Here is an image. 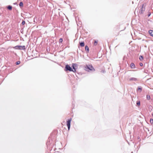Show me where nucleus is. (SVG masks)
<instances>
[{"mask_svg": "<svg viewBox=\"0 0 153 153\" xmlns=\"http://www.w3.org/2000/svg\"><path fill=\"white\" fill-rule=\"evenodd\" d=\"M85 70L86 71H95V69L92 65H86L85 68Z\"/></svg>", "mask_w": 153, "mask_h": 153, "instance_id": "1", "label": "nucleus"}, {"mask_svg": "<svg viewBox=\"0 0 153 153\" xmlns=\"http://www.w3.org/2000/svg\"><path fill=\"white\" fill-rule=\"evenodd\" d=\"M72 120V118H70L67 121V126L68 128V130H69L70 128L71 123Z\"/></svg>", "mask_w": 153, "mask_h": 153, "instance_id": "2", "label": "nucleus"}, {"mask_svg": "<svg viewBox=\"0 0 153 153\" xmlns=\"http://www.w3.org/2000/svg\"><path fill=\"white\" fill-rule=\"evenodd\" d=\"M65 71H73V69L68 65H67L65 67Z\"/></svg>", "mask_w": 153, "mask_h": 153, "instance_id": "3", "label": "nucleus"}, {"mask_svg": "<svg viewBox=\"0 0 153 153\" xmlns=\"http://www.w3.org/2000/svg\"><path fill=\"white\" fill-rule=\"evenodd\" d=\"M16 49H20V50H25V46L24 45L21 46V45H17L15 47Z\"/></svg>", "mask_w": 153, "mask_h": 153, "instance_id": "4", "label": "nucleus"}, {"mask_svg": "<svg viewBox=\"0 0 153 153\" xmlns=\"http://www.w3.org/2000/svg\"><path fill=\"white\" fill-rule=\"evenodd\" d=\"M145 8L143 7V5L139 9V14H141L143 13V12L144 11Z\"/></svg>", "mask_w": 153, "mask_h": 153, "instance_id": "5", "label": "nucleus"}, {"mask_svg": "<svg viewBox=\"0 0 153 153\" xmlns=\"http://www.w3.org/2000/svg\"><path fill=\"white\" fill-rule=\"evenodd\" d=\"M77 66L76 65L75 63H73L72 64V67L73 68V72H75L76 71V67Z\"/></svg>", "mask_w": 153, "mask_h": 153, "instance_id": "6", "label": "nucleus"}, {"mask_svg": "<svg viewBox=\"0 0 153 153\" xmlns=\"http://www.w3.org/2000/svg\"><path fill=\"white\" fill-rule=\"evenodd\" d=\"M129 80L130 81H136L137 80V78H136L132 77V78H130L129 79Z\"/></svg>", "mask_w": 153, "mask_h": 153, "instance_id": "7", "label": "nucleus"}, {"mask_svg": "<svg viewBox=\"0 0 153 153\" xmlns=\"http://www.w3.org/2000/svg\"><path fill=\"white\" fill-rule=\"evenodd\" d=\"M149 33L150 36L153 37V30H150L149 31Z\"/></svg>", "mask_w": 153, "mask_h": 153, "instance_id": "8", "label": "nucleus"}, {"mask_svg": "<svg viewBox=\"0 0 153 153\" xmlns=\"http://www.w3.org/2000/svg\"><path fill=\"white\" fill-rule=\"evenodd\" d=\"M142 90V88L141 86H138L137 88V90L139 91L140 92H141Z\"/></svg>", "mask_w": 153, "mask_h": 153, "instance_id": "9", "label": "nucleus"}, {"mask_svg": "<svg viewBox=\"0 0 153 153\" xmlns=\"http://www.w3.org/2000/svg\"><path fill=\"white\" fill-rule=\"evenodd\" d=\"M131 67L132 68H135V65L134 63H131L130 65Z\"/></svg>", "mask_w": 153, "mask_h": 153, "instance_id": "10", "label": "nucleus"}, {"mask_svg": "<svg viewBox=\"0 0 153 153\" xmlns=\"http://www.w3.org/2000/svg\"><path fill=\"white\" fill-rule=\"evenodd\" d=\"M85 50L87 51V52H88L89 51V49L87 45L85 46Z\"/></svg>", "mask_w": 153, "mask_h": 153, "instance_id": "11", "label": "nucleus"}, {"mask_svg": "<svg viewBox=\"0 0 153 153\" xmlns=\"http://www.w3.org/2000/svg\"><path fill=\"white\" fill-rule=\"evenodd\" d=\"M81 47H84L85 45V43L84 42H81L79 43Z\"/></svg>", "mask_w": 153, "mask_h": 153, "instance_id": "12", "label": "nucleus"}, {"mask_svg": "<svg viewBox=\"0 0 153 153\" xmlns=\"http://www.w3.org/2000/svg\"><path fill=\"white\" fill-rule=\"evenodd\" d=\"M7 8L10 10H11L12 9V6L10 5H8L7 6Z\"/></svg>", "mask_w": 153, "mask_h": 153, "instance_id": "13", "label": "nucleus"}, {"mask_svg": "<svg viewBox=\"0 0 153 153\" xmlns=\"http://www.w3.org/2000/svg\"><path fill=\"white\" fill-rule=\"evenodd\" d=\"M136 104L138 106H139L140 105V101H137Z\"/></svg>", "mask_w": 153, "mask_h": 153, "instance_id": "14", "label": "nucleus"}, {"mask_svg": "<svg viewBox=\"0 0 153 153\" xmlns=\"http://www.w3.org/2000/svg\"><path fill=\"white\" fill-rule=\"evenodd\" d=\"M143 59V56H140L139 57V59L140 61H142Z\"/></svg>", "mask_w": 153, "mask_h": 153, "instance_id": "15", "label": "nucleus"}, {"mask_svg": "<svg viewBox=\"0 0 153 153\" xmlns=\"http://www.w3.org/2000/svg\"><path fill=\"white\" fill-rule=\"evenodd\" d=\"M146 99L147 100H149L150 99V97L149 95H147L146 96Z\"/></svg>", "mask_w": 153, "mask_h": 153, "instance_id": "16", "label": "nucleus"}, {"mask_svg": "<svg viewBox=\"0 0 153 153\" xmlns=\"http://www.w3.org/2000/svg\"><path fill=\"white\" fill-rule=\"evenodd\" d=\"M19 5L20 7L22 6L23 5V2L22 1L20 2Z\"/></svg>", "mask_w": 153, "mask_h": 153, "instance_id": "17", "label": "nucleus"}, {"mask_svg": "<svg viewBox=\"0 0 153 153\" xmlns=\"http://www.w3.org/2000/svg\"><path fill=\"white\" fill-rule=\"evenodd\" d=\"M97 41H95L94 43V45L95 46L97 44Z\"/></svg>", "mask_w": 153, "mask_h": 153, "instance_id": "18", "label": "nucleus"}, {"mask_svg": "<svg viewBox=\"0 0 153 153\" xmlns=\"http://www.w3.org/2000/svg\"><path fill=\"white\" fill-rule=\"evenodd\" d=\"M20 63V61H18L16 62V65H18Z\"/></svg>", "mask_w": 153, "mask_h": 153, "instance_id": "19", "label": "nucleus"}, {"mask_svg": "<svg viewBox=\"0 0 153 153\" xmlns=\"http://www.w3.org/2000/svg\"><path fill=\"white\" fill-rule=\"evenodd\" d=\"M62 41H63V39H62V38H60L59 39V42L62 43Z\"/></svg>", "mask_w": 153, "mask_h": 153, "instance_id": "20", "label": "nucleus"}, {"mask_svg": "<svg viewBox=\"0 0 153 153\" xmlns=\"http://www.w3.org/2000/svg\"><path fill=\"white\" fill-rule=\"evenodd\" d=\"M150 122L151 123H153V119H150Z\"/></svg>", "mask_w": 153, "mask_h": 153, "instance_id": "21", "label": "nucleus"}, {"mask_svg": "<svg viewBox=\"0 0 153 153\" xmlns=\"http://www.w3.org/2000/svg\"><path fill=\"white\" fill-rule=\"evenodd\" d=\"M151 14V13L150 12H149L148 14V17H149Z\"/></svg>", "mask_w": 153, "mask_h": 153, "instance_id": "22", "label": "nucleus"}, {"mask_svg": "<svg viewBox=\"0 0 153 153\" xmlns=\"http://www.w3.org/2000/svg\"><path fill=\"white\" fill-rule=\"evenodd\" d=\"M22 25H24L25 24V22L24 21L22 22Z\"/></svg>", "mask_w": 153, "mask_h": 153, "instance_id": "23", "label": "nucleus"}, {"mask_svg": "<svg viewBox=\"0 0 153 153\" xmlns=\"http://www.w3.org/2000/svg\"><path fill=\"white\" fill-rule=\"evenodd\" d=\"M46 144H47V146H48V145H50L49 142H47V143H46Z\"/></svg>", "mask_w": 153, "mask_h": 153, "instance_id": "24", "label": "nucleus"}, {"mask_svg": "<svg viewBox=\"0 0 153 153\" xmlns=\"http://www.w3.org/2000/svg\"><path fill=\"white\" fill-rule=\"evenodd\" d=\"M140 66H143V64L142 63H140Z\"/></svg>", "mask_w": 153, "mask_h": 153, "instance_id": "25", "label": "nucleus"}, {"mask_svg": "<svg viewBox=\"0 0 153 153\" xmlns=\"http://www.w3.org/2000/svg\"><path fill=\"white\" fill-rule=\"evenodd\" d=\"M101 72H102L103 73H105V70H102L101 71Z\"/></svg>", "mask_w": 153, "mask_h": 153, "instance_id": "26", "label": "nucleus"}, {"mask_svg": "<svg viewBox=\"0 0 153 153\" xmlns=\"http://www.w3.org/2000/svg\"><path fill=\"white\" fill-rule=\"evenodd\" d=\"M36 17H35L34 19V22H35V19H36Z\"/></svg>", "mask_w": 153, "mask_h": 153, "instance_id": "27", "label": "nucleus"}, {"mask_svg": "<svg viewBox=\"0 0 153 153\" xmlns=\"http://www.w3.org/2000/svg\"><path fill=\"white\" fill-rule=\"evenodd\" d=\"M137 8H136L135 10H137Z\"/></svg>", "mask_w": 153, "mask_h": 153, "instance_id": "28", "label": "nucleus"}]
</instances>
